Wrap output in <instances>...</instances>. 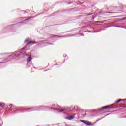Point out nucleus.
Instances as JSON below:
<instances>
[{
	"label": "nucleus",
	"instance_id": "1",
	"mask_svg": "<svg viewBox=\"0 0 126 126\" xmlns=\"http://www.w3.org/2000/svg\"><path fill=\"white\" fill-rule=\"evenodd\" d=\"M49 109H52L51 107L48 106H41L40 107H35L33 108H27L26 111L28 112H31V111H39L42 110H48Z\"/></svg>",
	"mask_w": 126,
	"mask_h": 126
},
{
	"label": "nucleus",
	"instance_id": "2",
	"mask_svg": "<svg viewBox=\"0 0 126 126\" xmlns=\"http://www.w3.org/2000/svg\"><path fill=\"white\" fill-rule=\"evenodd\" d=\"M24 53H25V48H22L18 51H15L13 54V57H19L22 55H23Z\"/></svg>",
	"mask_w": 126,
	"mask_h": 126
},
{
	"label": "nucleus",
	"instance_id": "3",
	"mask_svg": "<svg viewBox=\"0 0 126 126\" xmlns=\"http://www.w3.org/2000/svg\"><path fill=\"white\" fill-rule=\"evenodd\" d=\"M106 109H112V107H111V105H108L106 106L103 107L101 109L99 110L100 112H102L103 110H105Z\"/></svg>",
	"mask_w": 126,
	"mask_h": 126
},
{
	"label": "nucleus",
	"instance_id": "4",
	"mask_svg": "<svg viewBox=\"0 0 126 126\" xmlns=\"http://www.w3.org/2000/svg\"><path fill=\"white\" fill-rule=\"evenodd\" d=\"M80 122H81L82 123H84V124H86V125H87L88 126H92L91 122H89V123H88L86 122L85 120H81Z\"/></svg>",
	"mask_w": 126,
	"mask_h": 126
},
{
	"label": "nucleus",
	"instance_id": "5",
	"mask_svg": "<svg viewBox=\"0 0 126 126\" xmlns=\"http://www.w3.org/2000/svg\"><path fill=\"white\" fill-rule=\"evenodd\" d=\"M67 120H73V119H75V116H68L66 118Z\"/></svg>",
	"mask_w": 126,
	"mask_h": 126
},
{
	"label": "nucleus",
	"instance_id": "6",
	"mask_svg": "<svg viewBox=\"0 0 126 126\" xmlns=\"http://www.w3.org/2000/svg\"><path fill=\"white\" fill-rule=\"evenodd\" d=\"M32 45H34V44H37L38 42H36V41H34V42L30 41V42H28V45H30V44H32Z\"/></svg>",
	"mask_w": 126,
	"mask_h": 126
},
{
	"label": "nucleus",
	"instance_id": "7",
	"mask_svg": "<svg viewBox=\"0 0 126 126\" xmlns=\"http://www.w3.org/2000/svg\"><path fill=\"white\" fill-rule=\"evenodd\" d=\"M32 59L33 58L32 57H30L27 58V62H31V61H32Z\"/></svg>",
	"mask_w": 126,
	"mask_h": 126
},
{
	"label": "nucleus",
	"instance_id": "8",
	"mask_svg": "<svg viewBox=\"0 0 126 126\" xmlns=\"http://www.w3.org/2000/svg\"><path fill=\"white\" fill-rule=\"evenodd\" d=\"M121 101H125V99H119V100L116 101L115 103L117 104L118 103H120V102H121Z\"/></svg>",
	"mask_w": 126,
	"mask_h": 126
},
{
	"label": "nucleus",
	"instance_id": "9",
	"mask_svg": "<svg viewBox=\"0 0 126 126\" xmlns=\"http://www.w3.org/2000/svg\"><path fill=\"white\" fill-rule=\"evenodd\" d=\"M105 117H107V115H105L104 117H102V118H101V119H97V120L96 121L95 123H97V122H99V121L102 120V119H104V118H105Z\"/></svg>",
	"mask_w": 126,
	"mask_h": 126
},
{
	"label": "nucleus",
	"instance_id": "10",
	"mask_svg": "<svg viewBox=\"0 0 126 126\" xmlns=\"http://www.w3.org/2000/svg\"><path fill=\"white\" fill-rule=\"evenodd\" d=\"M9 107L10 108L11 110H12V109H13V108H14V106L12 105V104H10Z\"/></svg>",
	"mask_w": 126,
	"mask_h": 126
},
{
	"label": "nucleus",
	"instance_id": "11",
	"mask_svg": "<svg viewBox=\"0 0 126 126\" xmlns=\"http://www.w3.org/2000/svg\"><path fill=\"white\" fill-rule=\"evenodd\" d=\"M31 18H34V17H29L27 19H25V21H26L28 20V19H31Z\"/></svg>",
	"mask_w": 126,
	"mask_h": 126
},
{
	"label": "nucleus",
	"instance_id": "12",
	"mask_svg": "<svg viewBox=\"0 0 126 126\" xmlns=\"http://www.w3.org/2000/svg\"><path fill=\"white\" fill-rule=\"evenodd\" d=\"M0 107H4V103H0Z\"/></svg>",
	"mask_w": 126,
	"mask_h": 126
},
{
	"label": "nucleus",
	"instance_id": "13",
	"mask_svg": "<svg viewBox=\"0 0 126 126\" xmlns=\"http://www.w3.org/2000/svg\"><path fill=\"white\" fill-rule=\"evenodd\" d=\"M64 111H65V109H61L60 110H59V112H60V113H61L62 112H63Z\"/></svg>",
	"mask_w": 126,
	"mask_h": 126
},
{
	"label": "nucleus",
	"instance_id": "14",
	"mask_svg": "<svg viewBox=\"0 0 126 126\" xmlns=\"http://www.w3.org/2000/svg\"><path fill=\"white\" fill-rule=\"evenodd\" d=\"M29 42V39H27L25 41V43H28Z\"/></svg>",
	"mask_w": 126,
	"mask_h": 126
},
{
	"label": "nucleus",
	"instance_id": "15",
	"mask_svg": "<svg viewBox=\"0 0 126 126\" xmlns=\"http://www.w3.org/2000/svg\"><path fill=\"white\" fill-rule=\"evenodd\" d=\"M102 30H104V29H100V30H99L98 31H97V32H101V31H102Z\"/></svg>",
	"mask_w": 126,
	"mask_h": 126
},
{
	"label": "nucleus",
	"instance_id": "16",
	"mask_svg": "<svg viewBox=\"0 0 126 126\" xmlns=\"http://www.w3.org/2000/svg\"><path fill=\"white\" fill-rule=\"evenodd\" d=\"M97 31H94V32H93L92 33H97Z\"/></svg>",
	"mask_w": 126,
	"mask_h": 126
},
{
	"label": "nucleus",
	"instance_id": "17",
	"mask_svg": "<svg viewBox=\"0 0 126 126\" xmlns=\"http://www.w3.org/2000/svg\"><path fill=\"white\" fill-rule=\"evenodd\" d=\"M91 14H93V13L88 14V15H91Z\"/></svg>",
	"mask_w": 126,
	"mask_h": 126
},
{
	"label": "nucleus",
	"instance_id": "18",
	"mask_svg": "<svg viewBox=\"0 0 126 126\" xmlns=\"http://www.w3.org/2000/svg\"><path fill=\"white\" fill-rule=\"evenodd\" d=\"M81 35H82V36H84V34L81 33Z\"/></svg>",
	"mask_w": 126,
	"mask_h": 126
},
{
	"label": "nucleus",
	"instance_id": "19",
	"mask_svg": "<svg viewBox=\"0 0 126 126\" xmlns=\"http://www.w3.org/2000/svg\"><path fill=\"white\" fill-rule=\"evenodd\" d=\"M59 37H65V36H59Z\"/></svg>",
	"mask_w": 126,
	"mask_h": 126
},
{
	"label": "nucleus",
	"instance_id": "20",
	"mask_svg": "<svg viewBox=\"0 0 126 126\" xmlns=\"http://www.w3.org/2000/svg\"><path fill=\"white\" fill-rule=\"evenodd\" d=\"M25 55H26V56H28V54H26Z\"/></svg>",
	"mask_w": 126,
	"mask_h": 126
},
{
	"label": "nucleus",
	"instance_id": "21",
	"mask_svg": "<svg viewBox=\"0 0 126 126\" xmlns=\"http://www.w3.org/2000/svg\"><path fill=\"white\" fill-rule=\"evenodd\" d=\"M89 33H91V31H89Z\"/></svg>",
	"mask_w": 126,
	"mask_h": 126
},
{
	"label": "nucleus",
	"instance_id": "22",
	"mask_svg": "<svg viewBox=\"0 0 126 126\" xmlns=\"http://www.w3.org/2000/svg\"><path fill=\"white\" fill-rule=\"evenodd\" d=\"M2 126V124H1L0 125V126Z\"/></svg>",
	"mask_w": 126,
	"mask_h": 126
},
{
	"label": "nucleus",
	"instance_id": "23",
	"mask_svg": "<svg viewBox=\"0 0 126 126\" xmlns=\"http://www.w3.org/2000/svg\"><path fill=\"white\" fill-rule=\"evenodd\" d=\"M85 115H86V113H85L84 116H85Z\"/></svg>",
	"mask_w": 126,
	"mask_h": 126
},
{
	"label": "nucleus",
	"instance_id": "24",
	"mask_svg": "<svg viewBox=\"0 0 126 126\" xmlns=\"http://www.w3.org/2000/svg\"><path fill=\"white\" fill-rule=\"evenodd\" d=\"M68 4H70V3H68Z\"/></svg>",
	"mask_w": 126,
	"mask_h": 126
},
{
	"label": "nucleus",
	"instance_id": "25",
	"mask_svg": "<svg viewBox=\"0 0 126 126\" xmlns=\"http://www.w3.org/2000/svg\"><path fill=\"white\" fill-rule=\"evenodd\" d=\"M0 122H1V120H0Z\"/></svg>",
	"mask_w": 126,
	"mask_h": 126
}]
</instances>
